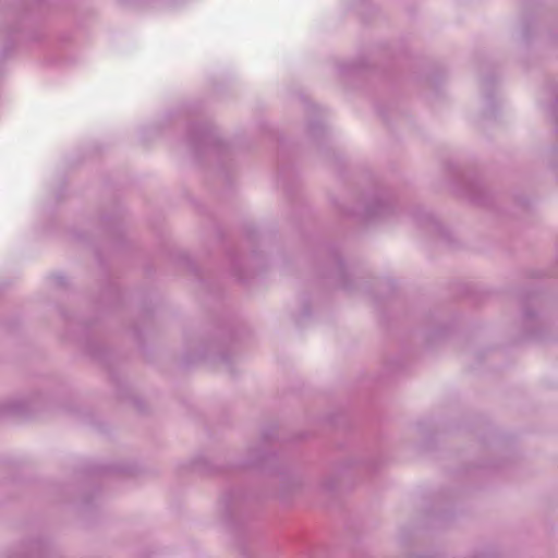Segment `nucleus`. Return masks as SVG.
Masks as SVG:
<instances>
[{
  "label": "nucleus",
  "instance_id": "f257e3e1",
  "mask_svg": "<svg viewBox=\"0 0 558 558\" xmlns=\"http://www.w3.org/2000/svg\"><path fill=\"white\" fill-rule=\"evenodd\" d=\"M388 205L380 198H376L365 209V218L373 219L379 217L386 213Z\"/></svg>",
  "mask_w": 558,
  "mask_h": 558
}]
</instances>
